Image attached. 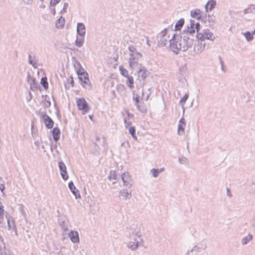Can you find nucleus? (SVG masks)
Listing matches in <instances>:
<instances>
[{
	"mask_svg": "<svg viewBox=\"0 0 255 255\" xmlns=\"http://www.w3.org/2000/svg\"><path fill=\"white\" fill-rule=\"evenodd\" d=\"M196 39V35L189 33L185 29L179 34H173L172 38L169 40V45L173 52L178 54L179 50L184 52L192 47Z\"/></svg>",
	"mask_w": 255,
	"mask_h": 255,
	"instance_id": "nucleus-1",
	"label": "nucleus"
},
{
	"mask_svg": "<svg viewBox=\"0 0 255 255\" xmlns=\"http://www.w3.org/2000/svg\"><path fill=\"white\" fill-rule=\"evenodd\" d=\"M77 106L79 110L82 111V114L89 112L90 107L84 98H79L77 100Z\"/></svg>",
	"mask_w": 255,
	"mask_h": 255,
	"instance_id": "nucleus-2",
	"label": "nucleus"
},
{
	"mask_svg": "<svg viewBox=\"0 0 255 255\" xmlns=\"http://www.w3.org/2000/svg\"><path fill=\"white\" fill-rule=\"evenodd\" d=\"M200 26L199 22H196L194 20L190 19L189 24L187 25L185 29L189 32V33H192L195 35V31H196L197 33H199L198 31L200 29Z\"/></svg>",
	"mask_w": 255,
	"mask_h": 255,
	"instance_id": "nucleus-3",
	"label": "nucleus"
},
{
	"mask_svg": "<svg viewBox=\"0 0 255 255\" xmlns=\"http://www.w3.org/2000/svg\"><path fill=\"white\" fill-rule=\"evenodd\" d=\"M36 113L38 115H41V118L43 120V123L45 124V127L48 129H51L54 126V121L53 120L47 115L46 112H42V113L40 112H36Z\"/></svg>",
	"mask_w": 255,
	"mask_h": 255,
	"instance_id": "nucleus-4",
	"label": "nucleus"
},
{
	"mask_svg": "<svg viewBox=\"0 0 255 255\" xmlns=\"http://www.w3.org/2000/svg\"><path fill=\"white\" fill-rule=\"evenodd\" d=\"M142 57V54L139 52H137L135 53V54H129V57L128 58V63H129V66H130V68L133 69L134 64H137L138 60L140 58H141Z\"/></svg>",
	"mask_w": 255,
	"mask_h": 255,
	"instance_id": "nucleus-5",
	"label": "nucleus"
},
{
	"mask_svg": "<svg viewBox=\"0 0 255 255\" xmlns=\"http://www.w3.org/2000/svg\"><path fill=\"white\" fill-rule=\"evenodd\" d=\"M121 178L123 182L124 186H127L128 188H130L132 186L133 184V181L128 172L123 173L121 176Z\"/></svg>",
	"mask_w": 255,
	"mask_h": 255,
	"instance_id": "nucleus-6",
	"label": "nucleus"
},
{
	"mask_svg": "<svg viewBox=\"0 0 255 255\" xmlns=\"http://www.w3.org/2000/svg\"><path fill=\"white\" fill-rule=\"evenodd\" d=\"M137 66L138 68V72L139 77H140L142 80L144 81L147 76L149 75L150 73L144 66H143L140 64H137Z\"/></svg>",
	"mask_w": 255,
	"mask_h": 255,
	"instance_id": "nucleus-7",
	"label": "nucleus"
},
{
	"mask_svg": "<svg viewBox=\"0 0 255 255\" xmlns=\"http://www.w3.org/2000/svg\"><path fill=\"white\" fill-rule=\"evenodd\" d=\"M27 81L28 84L30 85V89L32 91L37 90L40 88V86L36 82L35 79L31 77L29 73L27 75Z\"/></svg>",
	"mask_w": 255,
	"mask_h": 255,
	"instance_id": "nucleus-8",
	"label": "nucleus"
},
{
	"mask_svg": "<svg viewBox=\"0 0 255 255\" xmlns=\"http://www.w3.org/2000/svg\"><path fill=\"white\" fill-rule=\"evenodd\" d=\"M58 166L60 171V173L62 178L64 180H66L69 178L68 174L67 172L66 167L65 164L62 161L58 162Z\"/></svg>",
	"mask_w": 255,
	"mask_h": 255,
	"instance_id": "nucleus-9",
	"label": "nucleus"
},
{
	"mask_svg": "<svg viewBox=\"0 0 255 255\" xmlns=\"http://www.w3.org/2000/svg\"><path fill=\"white\" fill-rule=\"evenodd\" d=\"M196 35L197 39L203 40L204 41L205 39L211 40H213L215 39L213 33L211 32H205L204 34L197 33Z\"/></svg>",
	"mask_w": 255,
	"mask_h": 255,
	"instance_id": "nucleus-10",
	"label": "nucleus"
},
{
	"mask_svg": "<svg viewBox=\"0 0 255 255\" xmlns=\"http://www.w3.org/2000/svg\"><path fill=\"white\" fill-rule=\"evenodd\" d=\"M197 40V44H195L194 49L197 53H200L205 49L206 43L203 40Z\"/></svg>",
	"mask_w": 255,
	"mask_h": 255,
	"instance_id": "nucleus-11",
	"label": "nucleus"
},
{
	"mask_svg": "<svg viewBox=\"0 0 255 255\" xmlns=\"http://www.w3.org/2000/svg\"><path fill=\"white\" fill-rule=\"evenodd\" d=\"M86 33V27L82 22H78L77 25V33L80 37H84Z\"/></svg>",
	"mask_w": 255,
	"mask_h": 255,
	"instance_id": "nucleus-12",
	"label": "nucleus"
},
{
	"mask_svg": "<svg viewBox=\"0 0 255 255\" xmlns=\"http://www.w3.org/2000/svg\"><path fill=\"white\" fill-rule=\"evenodd\" d=\"M216 5V0H209L205 6L206 12H208L211 11L215 7Z\"/></svg>",
	"mask_w": 255,
	"mask_h": 255,
	"instance_id": "nucleus-13",
	"label": "nucleus"
},
{
	"mask_svg": "<svg viewBox=\"0 0 255 255\" xmlns=\"http://www.w3.org/2000/svg\"><path fill=\"white\" fill-rule=\"evenodd\" d=\"M68 187L71 192L75 196L76 199H77L78 198H80L81 197L79 191L76 188L74 184V183L72 181L69 182Z\"/></svg>",
	"mask_w": 255,
	"mask_h": 255,
	"instance_id": "nucleus-14",
	"label": "nucleus"
},
{
	"mask_svg": "<svg viewBox=\"0 0 255 255\" xmlns=\"http://www.w3.org/2000/svg\"><path fill=\"white\" fill-rule=\"evenodd\" d=\"M68 10H69L68 3L64 2L62 8L58 7H56V11H57L58 14H65L67 13Z\"/></svg>",
	"mask_w": 255,
	"mask_h": 255,
	"instance_id": "nucleus-15",
	"label": "nucleus"
},
{
	"mask_svg": "<svg viewBox=\"0 0 255 255\" xmlns=\"http://www.w3.org/2000/svg\"><path fill=\"white\" fill-rule=\"evenodd\" d=\"M69 237L73 243L79 242V234L77 231H71L69 234Z\"/></svg>",
	"mask_w": 255,
	"mask_h": 255,
	"instance_id": "nucleus-16",
	"label": "nucleus"
},
{
	"mask_svg": "<svg viewBox=\"0 0 255 255\" xmlns=\"http://www.w3.org/2000/svg\"><path fill=\"white\" fill-rule=\"evenodd\" d=\"M51 132L52 133L54 140L57 142L60 139V130L58 127H55Z\"/></svg>",
	"mask_w": 255,
	"mask_h": 255,
	"instance_id": "nucleus-17",
	"label": "nucleus"
},
{
	"mask_svg": "<svg viewBox=\"0 0 255 255\" xmlns=\"http://www.w3.org/2000/svg\"><path fill=\"white\" fill-rule=\"evenodd\" d=\"M65 19L64 17H59V18L56 21L55 26L58 29H62L65 25Z\"/></svg>",
	"mask_w": 255,
	"mask_h": 255,
	"instance_id": "nucleus-18",
	"label": "nucleus"
},
{
	"mask_svg": "<svg viewBox=\"0 0 255 255\" xmlns=\"http://www.w3.org/2000/svg\"><path fill=\"white\" fill-rule=\"evenodd\" d=\"M243 14H255V5L251 4L250 5L249 7L247 8L244 9L242 11Z\"/></svg>",
	"mask_w": 255,
	"mask_h": 255,
	"instance_id": "nucleus-19",
	"label": "nucleus"
},
{
	"mask_svg": "<svg viewBox=\"0 0 255 255\" xmlns=\"http://www.w3.org/2000/svg\"><path fill=\"white\" fill-rule=\"evenodd\" d=\"M60 0H51L50 1V10L53 15H55L57 13L56 12V7H55L54 6H55Z\"/></svg>",
	"mask_w": 255,
	"mask_h": 255,
	"instance_id": "nucleus-20",
	"label": "nucleus"
},
{
	"mask_svg": "<svg viewBox=\"0 0 255 255\" xmlns=\"http://www.w3.org/2000/svg\"><path fill=\"white\" fill-rule=\"evenodd\" d=\"M121 196H122L125 200L128 198L129 199L131 197V192L128 193L127 189H123L120 191L119 193Z\"/></svg>",
	"mask_w": 255,
	"mask_h": 255,
	"instance_id": "nucleus-21",
	"label": "nucleus"
},
{
	"mask_svg": "<svg viewBox=\"0 0 255 255\" xmlns=\"http://www.w3.org/2000/svg\"><path fill=\"white\" fill-rule=\"evenodd\" d=\"M169 43V40H168L167 37H160L159 40L158 41V46L159 47L166 46L168 43Z\"/></svg>",
	"mask_w": 255,
	"mask_h": 255,
	"instance_id": "nucleus-22",
	"label": "nucleus"
},
{
	"mask_svg": "<svg viewBox=\"0 0 255 255\" xmlns=\"http://www.w3.org/2000/svg\"><path fill=\"white\" fill-rule=\"evenodd\" d=\"M138 110L142 113L145 114L147 112V108L146 105L144 104L143 102H141V104H138L137 105L135 106Z\"/></svg>",
	"mask_w": 255,
	"mask_h": 255,
	"instance_id": "nucleus-23",
	"label": "nucleus"
},
{
	"mask_svg": "<svg viewBox=\"0 0 255 255\" xmlns=\"http://www.w3.org/2000/svg\"><path fill=\"white\" fill-rule=\"evenodd\" d=\"M184 24V19L183 18H180L176 23L175 25V30H180Z\"/></svg>",
	"mask_w": 255,
	"mask_h": 255,
	"instance_id": "nucleus-24",
	"label": "nucleus"
},
{
	"mask_svg": "<svg viewBox=\"0 0 255 255\" xmlns=\"http://www.w3.org/2000/svg\"><path fill=\"white\" fill-rule=\"evenodd\" d=\"M84 42V37H81L80 38H78L77 37V38L75 42V45L78 47H81L83 46Z\"/></svg>",
	"mask_w": 255,
	"mask_h": 255,
	"instance_id": "nucleus-25",
	"label": "nucleus"
},
{
	"mask_svg": "<svg viewBox=\"0 0 255 255\" xmlns=\"http://www.w3.org/2000/svg\"><path fill=\"white\" fill-rule=\"evenodd\" d=\"M139 242L138 241H136V242H129L128 244V247L129 249H130L132 251L136 250L138 246Z\"/></svg>",
	"mask_w": 255,
	"mask_h": 255,
	"instance_id": "nucleus-26",
	"label": "nucleus"
},
{
	"mask_svg": "<svg viewBox=\"0 0 255 255\" xmlns=\"http://www.w3.org/2000/svg\"><path fill=\"white\" fill-rule=\"evenodd\" d=\"M82 75V76L81 78H78L80 81L84 84H87L88 83V82L89 81V75L87 72Z\"/></svg>",
	"mask_w": 255,
	"mask_h": 255,
	"instance_id": "nucleus-27",
	"label": "nucleus"
},
{
	"mask_svg": "<svg viewBox=\"0 0 255 255\" xmlns=\"http://www.w3.org/2000/svg\"><path fill=\"white\" fill-rule=\"evenodd\" d=\"M40 84L45 90L48 88V83L46 77H42L41 79Z\"/></svg>",
	"mask_w": 255,
	"mask_h": 255,
	"instance_id": "nucleus-28",
	"label": "nucleus"
},
{
	"mask_svg": "<svg viewBox=\"0 0 255 255\" xmlns=\"http://www.w3.org/2000/svg\"><path fill=\"white\" fill-rule=\"evenodd\" d=\"M128 80L126 83L127 85L130 89L133 87V78L132 76H129L126 77Z\"/></svg>",
	"mask_w": 255,
	"mask_h": 255,
	"instance_id": "nucleus-29",
	"label": "nucleus"
},
{
	"mask_svg": "<svg viewBox=\"0 0 255 255\" xmlns=\"http://www.w3.org/2000/svg\"><path fill=\"white\" fill-rule=\"evenodd\" d=\"M253 238V235L249 234L248 235L244 237L242 241V243L243 245H247Z\"/></svg>",
	"mask_w": 255,
	"mask_h": 255,
	"instance_id": "nucleus-30",
	"label": "nucleus"
},
{
	"mask_svg": "<svg viewBox=\"0 0 255 255\" xmlns=\"http://www.w3.org/2000/svg\"><path fill=\"white\" fill-rule=\"evenodd\" d=\"M129 133L131 134L132 138L134 139H137L136 135V130L134 127H130L128 128Z\"/></svg>",
	"mask_w": 255,
	"mask_h": 255,
	"instance_id": "nucleus-31",
	"label": "nucleus"
},
{
	"mask_svg": "<svg viewBox=\"0 0 255 255\" xmlns=\"http://www.w3.org/2000/svg\"><path fill=\"white\" fill-rule=\"evenodd\" d=\"M119 70L120 71V73L121 75L125 77H128L129 75H128V71L123 66H120L119 67Z\"/></svg>",
	"mask_w": 255,
	"mask_h": 255,
	"instance_id": "nucleus-32",
	"label": "nucleus"
},
{
	"mask_svg": "<svg viewBox=\"0 0 255 255\" xmlns=\"http://www.w3.org/2000/svg\"><path fill=\"white\" fill-rule=\"evenodd\" d=\"M42 97H44V106L45 108H48L51 106L50 98L47 95H42Z\"/></svg>",
	"mask_w": 255,
	"mask_h": 255,
	"instance_id": "nucleus-33",
	"label": "nucleus"
},
{
	"mask_svg": "<svg viewBox=\"0 0 255 255\" xmlns=\"http://www.w3.org/2000/svg\"><path fill=\"white\" fill-rule=\"evenodd\" d=\"M76 73L78 76V78H81L82 76V75H84L83 74L87 72L86 70L82 67V66L79 67L78 69H76Z\"/></svg>",
	"mask_w": 255,
	"mask_h": 255,
	"instance_id": "nucleus-34",
	"label": "nucleus"
},
{
	"mask_svg": "<svg viewBox=\"0 0 255 255\" xmlns=\"http://www.w3.org/2000/svg\"><path fill=\"white\" fill-rule=\"evenodd\" d=\"M117 173L115 170L114 171H110L108 178L111 180V179H114L115 180H117Z\"/></svg>",
	"mask_w": 255,
	"mask_h": 255,
	"instance_id": "nucleus-35",
	"label": "nucleus"
},
{
	"mask_svg": "<svg viewBox=\"0 0 255 255\" xmlns=\"http://www.w3.org/2000/svg\"><path fill=\"white\" fill-rule=\"evenodd\" d=\"M244 35H245L247 40L248 41H250L253 39V34L250 32V31H247L245 33H244Z\"/></svg>",
	"mask_w": 255,
	"mask_h": 255,
	"instance_id": "nucleus-36",
	"label": "nucleus"
},
{
	"mask_svg": "<svg viewBox=\"0 0 255 255\" xmlns=\"http://www.w3.org/2000/svg\"><path fill=\"white\" fill-rule=\"evenodd\" d=\"M139 98H140V97H139V95L136 94L135 95L134 93H133V100L135 102V103H134L135 106L137 105L138 104H139V103L141 104V101H139Z\"/></svg>",
	"mask_w": 255,
	"mask_h": 255,
	"instance_id": "nucleus-37",
	"label": "nucleus"
},
{
	"mask_svg": "<svg viewBox=\"0 0 255 255\" xmlns=\"http://www.w3.org/2000/svg\"><path fill=\"white\" fill-rule=\"evenodd\" d=\"M7 225L9 229H12L16 230L14 222L13 220H12L10 222V219H7Z\"/></svg>",
	"mask_w": 255,
	"mask_h": 255,
	"instance_id": "nucleus-38",
	"label": "nucleus"
},
{
	"mask_svg": "<svg viewBox=\"0 0 255 255\" xmlns=\"http://www.w3.org/2000/svg\"><path fill=\"white\" fill-rule=\"evenodd\" d=\"M201 11L199 9H195L190 11V16H198L201 14Z\"/></svg>",
	"mask_w": 255,
	"mask_h": 255,
	"instance_id": "nucleus-39",
	"label": "nucleus"
},
{
	"mask_svg": "<svg viewBox=\"0 0 255 255\" xmlns=\"http://www.w3.org/2000/svg\"><path fill=\"white\" fill-rule=\"evenodd\" d=\"M128 49L130 52L129 54H135V53L138 52L137 51L136 48L132 45H129L128 47Z\"/></svg>",
	"mask_w": 255,
	"mask_h": 255,
	"instance_id": "nucleus-40",
	"label": "nucleus"
},
{
	"mask_svg": "<svg viewBox=\"0 0 255 255\" xmlns=\"http://www.w3.org/2000/svg\"><path fill=\"white\" fill-rule=\"evenodd\" d=\"M194 18H195V17H193ZM215 17H203V20H207V18H208V21L209 22H213L214 21V19L213 18ZM197 20L202 19V17H196Z\"/></svg>",
	"mask_w": 255,
	"mask_h": 255,
	"instance_id": "nucleus-41",
	"label": "nucleus"
},
{
	"mask_svg": "<svg viewBox=\"0 0 255 255\" xmlns=\"http://www.w3.org/2000/svg\"><path fill=\"white\" fill-rule=\"evenodd\" d=\"M188 97V94H185V95L180 99L179 102L180 104L181 105H183L186 102ZM182 106H183V105H182Z\"/></svg>",
	"mask_w": 255,
	"mask_h": 255,
	"instance_id": "nucleus-42",
	"label": "nucleus"
},
{
	"mask_svg": "<svg viewBox=\"0 0 255 255\" xmlns=\"http://www.w3.org/2000/svg\"><path fill=\"white\" fill-rule=\"evenodd\" d=\"M200 249L199 247H197V246H195L192 249H191L190 251L188 250L186 255H188L189 254V252L194 253L195 252V255H196L197 253L199 252L198 249Z\"/></svg>",
	"mask_w": 255,
	"mask_h": 255,
	"instance_id": "nucleus-43",
	"label": "nucleus"
},
{
	"mask_svg": "<svg viewBox=\"0 0 255 255\" xmlns=\"http://www.w3.org/2000/svg\"><path fill=\"white\" fill-rule=\"evenodd\" d=\"M150 172L152 173V176L154 177H158V175L159 174L158 169H155V168H152L150 170Z\"/></svg>",
	"mask_w": 255,
	"mask_h": 255,
	"instance_id": "nucleus-44",
	"label": "nucleus"
},
{
	"mask_svg": "<svg viewBox=\"0 0 255 255\" xmlns=\"http://www.w3.org/2000/svg\"><path fill=\"white\" fill-rule=\"evenodd\" d=\"M178 161L181 164H186L188 161V159L184 156H182L181 157H179L178 158Z\"/></svg>",
	"mask_w": 255,
	"mask_h": 255,
	"instance_id": "nucleus-45",
	"label": "nucleus"
},
{
	"mask_svg": "<svg viewBox=\"0 0 255 255\" xmlns=\"http://www.w3.org/2000/svg\"><path fill=\"white\" fill-rule=\"evenodd\" d=\"M185 126H184L183 125H182V124H178V133L179 135L180 134V131L184 132Z\"/></svg>",
	"mask_w": 255,
	"mask_h": 255,
	"instance_id": "nucleus-46",
	"label": "nucleus"
},
{
	"mask_svg": "<svg viewBox=\"0 0 255 255\" xmlns=\"http://www.w3.org/2000/svg\"><path fill=\"white\" fill-rule=\"evenodd\" d=\"M230 15H241L243 14L242 11H235L234 10H230L229 11Z\"/></svg>",
	"mask_w": 255,
	"mask_h": 255,
	"instance_id": "nucleus-47",
	"label": "nucleus"
},
{
	"mask_svg": "<svg viewBox=\"0 0 255 255\" xmlns=\"http://www.w3.org/2000/svg\"><path fill=\"white\" fill-rule=\"evenodd\" d=\"M28 63L33 67H34L35 64V62L34 61V60L32 59V56L30 54H28Z\"/></svg>",
	"mask_w": 255,
	"mask_h": 255,
	"instance_id": "nucleus-48",
	"label": "nucleus"
},
{
	"mask_svg": "<svg viewBox=\"0 0 255 255\" xmlns=\"http://www.w3.org/2000/svg\"><path fill=\"white\" fill-rule=\"evenodd\" d=\"M166 32H167V29L166 28H164L160 33V35L158 36H157V38H158L159 37H166Z\"/></svg>",
	"mask_w": 255,
	"mask_h": 255,
	"instance_id": "nucleus-49",
	"label": "nucleus"
},
{
	"mask_svg": "<svg viewBox=\"0 0 255 255\" xmlns=\"http://www.w3.org/2000/svg\"><path fill=\"white\" fill-rule=\"evenodd\" d=\"M4 215V209L3 206L2 204V203L0 201V216Z\"/></svg>",
	"mask_w": 255,
	"mask_h": 255,
	"instance_id": "nucleus-50",
	"label": "nucleus"
},
{
	"mask_svg": "<svg viewBox=\"0 0 255 255\" xmlns=\"http://www.w3.org/2000/svg\"><path fill=\"white\" fill-rule=\"evenodd\" d=\"M74 66L75 69H78L79 67H82L81 64L78 61H76L75 62Z\"/></svg>",
	"mask_w": 255,
	"mask_h": 255,
	"instance_id": "nucleus-51",
	"label": "nucleus"
},
{
	"mask_svg": "<svg viewBox=\"0 0 255 255\" xmlns=\"http://www.w3.org/2000/svg\"><path fill=\"white\" fill-rule=\"evenodd\" d=\"M93 144L94 145V148L95 149L96 152L99 153L100 149L99 146L96 142H94Z\"/></svg>",
	"mask_w": 255,
	"mask_h": 255,
	"instance_id": "nucleus-52",
	"label": "nucleus"
},
{
	"mask_svg": "<svg viewBox=\"0 0 255 255\" xmlns=\"http://www.w3.org/2000/svg\"><path fill=\"white\" fill-rule=\"evenodd\" d=\"M179 124L183 125L184 126L186 125L185 120L183 117L180 120Z\"/></svg>",
	"mask_w": 255,
	"mask_h": 255,
	"instance_id": "nucleus-53",
	"label": "nucleus"
},
{
	"mask_svg": "<svg viewBox=\"0 0 255 255\" xmlns=\"http://www.w3.org/2000/svg\"><path fill=\"white\" fill-rule=\"evenodd\" d=\"M124 122L125 124V127L126 128H127L128 127H129L131 125L130 122H128L126 119H124Z\"/></svg>",
	"mask_w": 255,
	"mask_h": 255,
	"instance_id": "nucleus-54",
	"label": "nucleus"
},
{
	"mask_svg": "<svg viewBox=\"0 0 255 255\" xmlns=\"http://www.w3.org/2000/svg\"><path fill=\"white\" fill-rule=\"evenodd\" d=\"M70 78L71 79L70 84L71 85L72 87H74V81L73 77L72 76H71L70 77Z\"/></svg>",
	"mask_w": 255,
	"mask_h": 255,
	"instance_id": "nucleus-55",
	"label": "nucleus"
},
{
	"mask_svg": "<svg viewBox=\"0 0 255 255\" xmlns=\"http://www.w3.org/2000/svg\"><path fill=\"white\" fill-rule=\"evenodd\" d=\"M227 194L228 196L230 197H232V195L230 192V189L228 187L227 188Z\"/></svg>",
	"mask_w": 255,
	"mask_h": 255,
	"instance_id": "nucleus-56",
	"label": "nucleus"
},
{
	"mask_svg": "<svg viewBox=\"0 0 255 255\" xmlns=\"http://www.w3.org/2000/svg\"><path fill=\"white\" fill-rule=\"evenodd\" d=\"M57 143L54 145V146H53L52 145H51V150L52 151L53 149H56L57 148Z\"/></svg>",
	"mask_w": 255,
	"mask_h": 255,
	"instance_id": "nucleus-57",
	"label": "nucleus"
},
{
	"mask_svg": "<svg viewBox=\"0 0 255 255\" xmlns=\"http://www.w3.org/2000/svg\"><path fill=\"white\" fill-rule=\"evenodd\" d=\"M1 185L2 186L0 188V191L2 192L5 189V186L3 184H1Z\"/></svg>",
	"mask_w": 255,
	"mask_h": 255,
	"instance_id": "nucleus-58",
	"label": "nucleus"
},
{
	"mask_svg": "<svg viewBox=\"0 0 255 255\" xmlns=\"http://www.w3.org/2000/svg\"><path fill=\"white\" fill-rule=\"evenodd\" d=\"M218 58H219V59L220 60V62L221 66L223 65H224V62H223V60H222L221 57L220 56H219Z\"/></svg>",
	"mask_w": 255,
	"mask_h": 255,
	"instance_id": "nucleus-59",
	"label": "nucleus"
},
{
	"mask_svg": "<svg viewBox=\"0 0 255 255\" xmlns=\"http://www.w3.org/2000/svg\"><path fill=\"white\" fill-rule=\"evenodd\" d=\"M158 171H159V173H161V172L163 171L164 170V168L163 167V168H161L160 169H158Z\"/></svg>",
	"mask_w": 255,
	"mask_h": 255,
	"instance_id": "nucleus-60",
	"label": "nucleus"
},
{
	"mask_svg": "<svg viewBox=\"0 0 255 255\" xmlns=\"http://www.w3.org/2000/svg\"><path fill=\"white\" fill-rule=\"evenodd\" d=\"M100 137H99L97 136V137H96V142H98V141H100Z\"/></svg>",
	"mask_w": 255,
	"mask_h": 255,
	"instance_id": "nucleus-61",
	"label": "nucleus"
},
{
	"mask_svg": "<svg viewBox=\"0 0 255 255\" xmlns=\"http://www.w3.org/2000/svg\"><path fill=\"white\" fill-rule=\"evenodd\" d=\"M3 216H0V224H1V220L3 219Z\"/></svg>",
	"mask_w": 255,
	"mask_h": 255,
	"instance_id": "nucleus-62",
	"label": "nucleus"
},
{
	"mask_svg": "<svg viewBox=\"0 0 255 255\" xmlns=\"http://www.w3.org/2000/svg\"><path fill=\"white\" fill-rule=\"evenodd\" d=\"M128 117H130V116H133V115H132V114H130V113H129V112H128Z\"/></svg>",
	"mask_w": 255,
	"mask_h": 255,
	"instance_id": "nucleus-63",
	"label": "nucleus"
},
{
	"mask_svg": "<svg viewBox=\"0 0 255 255\" xmlns=\"http://www.w3.org/2000/svg\"><path fill=\"white\" fill-rule=\"evenodd\" d=\"M252 33L253 34V35H254V34H255V29L254 30V31L252 32Z\"/></svg>",
	"mask_w": 255,
	"mask_h": 255,
	"instance_id": "nucleus-64",
	"label": "nucleus"
}]
</instances>
